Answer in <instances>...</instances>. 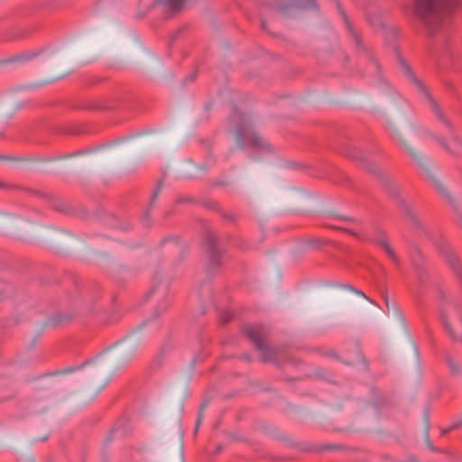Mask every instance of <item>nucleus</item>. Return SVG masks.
I'll list each match as a JSON object with an SVG mask.
<instances>
[{"label": "nucleus", "mask_w": 462, "mask_h": 462, "mask_svg": "<svg viewBox=\"0 0 462 462\" xmlns=\"http://www.w3.org/2000/svg\"><path fill=\"white\" fill-rule=\"evenodd\" d=\"M348 42H351L352 55L356 61L353 73L365 78L368 84L381 88L386 85L382 65L374 50L366 42L360 29L348 22Z\"/></svg>", "instance_id": "nucleus-1"}, {"label": "nucleus", "mask_w": 462, "mask_h": 462, "mask_svg": "<svg viewBox=\"0 0 462 462\" xmlns=\"http://www.w3.org/2000/svg\"><path fill=\"white\" fill-rule=\"evenodd\" d=\"M462 0H413L412 14L422 25L427 36L432 37L448 24L454 10Z\"/></svg>", "instance_id": "nucleus-2"}, {"label": "nucleus", "mask_w": 462, "mask_h": 462, "mask_svg": "<svg viewBox=\"0 0 462 462\" xmlns=\"http://www.w3.org/2000/svg\"><path fill=\"white\" fill-rule=\"evenodd\" d=\"M348 160H353L365 171L381 178L382 184L389 196L394 199L397 207L404 214L405 218L412 226L420 231H424V225L415 213L412 202L402 196L400 186L391 178L383 174L377 165L365 158L364 153L348 144Z\"/></svg>", "instance_id": "nucleus-3"}, {"label": "nucleus", "mask_w": 462, "mask_h": 462, "mask_svg": "<svg viewBox=\"0 0 462 462\" xmlns=\"http://www.w3.org/2000/svg\"><path fill=\"white\" fill-rule=\"evenodd\" d=\"M231 123L236 125V140L240 148L251 147L258 151L271 152V144L253 127L251 120L243 113L235 109Z\"/></svg>", "instance_id": "nucleus-4"}, {"label": "nucleus", "mask_w": 462, "mask_h": 462, "mask_svg": "<svg viewBox=\"0 0 462 462\" xmlns=\"http://www.w3.org/2000/svg\"><path fill=\"white\" fill-rule=\"evenodd\" d=\"M399 64L401 70L402 74L407 78V79L413 84L417 89L421 92L425 97L427 98L430 107L431 111L434 113L436 117L442 122L447 128L449 129L450 133L453 134V127L448 119L446 118L443 111L441 110L440 106H439L438 102L434 99V97L430 95L429 92L427 87L423 84L421 80H420L417 76L414 74L411 67L409 65V63L404 60L403 59H399Z\"/></svg>", "instance_id": "nucleus-5"}, {"label": "nucleus", "mask_w": 462, "mask_h": 462, "mask_svg": "<svg viewBox=\"0 0 462 462\" xmlns=\"http://www.w3.org/2000/svg\"><path fill=\"white\" fill-rule=\"evenodd\" d=\"M348 235L354 236L359 240H369L367 235H365L363 231H357L350 226H348ZM370 241L378 245L395 265H400V259L392 247L388 235L384 230L382 228H375L374 231V236L372 238H370Z\"/></svg>", "instance_id": "nucleus-6"}, {"label": "nucleus", "mask_w": 462, "mask_h": 462, "mask_svg": "<svg viewBox=\"0 0 462 462\" xmlns=\"http://www.w3.org/2000/svg\"><path fill=\"white\" fill-rule=\"evenodd\" d=\"M245 334L254 344L256 349L261 352L263 362H275L277 360V349L269 347L265 344L266 335L261 326L246 327Z\"/></svg>", "instance_id": "nucleus-7"}, {"label": "nucleus", "mask_w": 462, "mask_h": 462, "mask_svg": "<svg viewBox=\"0 0 462 462\" xmlns=\"http://www.w3.org/2000/svg\"><path fill=\"white\" fill-rule=\"evenodd\" d=\"M434 244L439 254H442L448 264L452 269L457 278L460 282H462V265L460 264L459 259L456 254L450 249L448 242L443 237L439 236L434 241Z\"/></svg>", "instance_id": "nucleus-8"}, {"label": "nucleus", "mask_w": 462, "mask_h": 462, "mask_svg": "<svg viewBox=\"0 0 462 462\" xmlns=\"http://www.w3.org/2000/svg\"><path fill=\"white\" fill-rule=\"evenodd\" d=\"M316 7L315 0H279L273 6L275 11L283 16H291L299 10Z\"/></svg>", "instance_id": "nucleus-9"}, {"label": "nucleus", "mask_w": 462, "mask_h": 462, "mask_svg": "<svg viewBox=\"0 0 462 462\" xmlns=\"http://www.w3.org/2000/svg\"><path fill=\"white\" fill-rule=\"evenodd\" d=\"M348 365L357 370L367 372L369 370V361L365 357L358 340L353 341V349L348 358Z\"/></svg>", "instance_id": "nucleus-10"}, {"label": "nucleus", "mask_w": 462, "mask_h": 462, "mask_svg": "<svg viewBox=\"0 0 462 462\" xmlns=\"http://www.w3.org/2000/svg\"><path fill=\"white\" fill-rule=\"evenodd\" d=\"M191 0H154L151 6H160L167 16H173L185 9Z\"/></svg>", "instance_id": "nucleus-11"}, {"label": "nucleus", "mask_w": 462, "mask_h": 462, "mask_svg": "<svg viewBox=\"0 0 462 462\" xmlns=\"http://www.w3.org/2000/svg\"><path fill=\"white\" fill-rule=\"evenodd\" d=\"M206 243L208 254V268L211 270L218 268L221 265V254L217 247V236L208 232L206 236Z\"/></svg>", "instance_id": "nucleus-12"}, {"label": "nucleus", "mask_w": 462, "mask_h": 462, "mask_svg": "<svg viewBox=\"0 0 462 462\" xmlns=\"http://www.w3.org/2000/svg\"><path fill=\"white\" fill-rule=\"evenodd\" d=\"M429 135L434 139L446 152H449L452 155L462 156V138L457 135L452 136V142L454 143V148H452L448 143L441 136H438L432 133H430Z\"/></svg>", "instance_id": "nucleus-13"}, {"label": "nucleus", "mask_w": 462, "mask_h": 462, "mask_svg": "<svg viewBox=\"0 0 462 462\" xmlns=\"http://www.w3.org/2000/svg\"><path fill=\"white\" fill-rule=\"evenodd\" d=\"M398 142L406 148L409 154L411 156V158L419 164L420 167L426 169L428 166V159L424 157L422 154L413 151L411 148L408 146L406 142L403 140L402 137L398 135Z\"/></svg>", "instance_id": "nucleus-14"}, {"label": "nucleus", "mask_w": 462, "mask_h": 462, "mask_svg": "<svg viewBox=\"0 0 462 462\" xmlns=\"http://www.w3.org/2000/svg\"><path fill=\"white\" fill-rule=\"evenodd\" d=\"M445 362L452 375H462V363L456 360L451 355H445Z\"/></svg>", "instance_id": "nucleus-15"}, {"label": "nucleus", "mask_w": 462, "mask_h": 462, "mask_svg": "<svg viewBox=\"0 0 462 462\" xmlns=\"http://www.w3.org/2000/svg\"><path fill=\"white\" fill-rule=\"evenodd\" d=\"M365 18L367 23L374 29L383 27L382 16L377 12L365 11Z\"/></svg>", "instance_id": "nucleus-16"}, {"label": "nucleus", "mask_w": 462, "mask_h": 462, "mask_svg": "<svg viewBox=\"0 0 462 462\" xmlns=\"http://www.w3.org/2000/svg\"><path fill=\"white\" fill-rule=\"evenodd\" d=\"M433 182H434V185L436 187V189L445 196V198L448 199V200L449 202H452V198L451 196L449 195V193L448 192L447 189L440 183L439 180H437L435 179H433Z\"/></svg>", "instance_id": "nucleus-17"}, {"label": "nucleus", "mask_w": 462, "mask_h": 462, "mask_svg": "<svg viewBox=\"0 0 462 462\" xmlns=\"http://www.w3.org/2000/svg\"><path fill=\"white\" fill-rule=\"evenodd\" d=\"M156 291L162 293V294H165L167 291H168V284L167 283H163L162 284L161 286H153L152 288V290L150 291V293H155Z\"/></svg>", "instance_id": "nucleus-18"}, {"label": "nucleus", "mask_w": 462, "mask_h": 462, "mask_svg": "<svg viewBox=\"0 0 462 462\" xmlns=\"http://www.w3.org/2000/svg\"><path fill=\"white\" fill-rule=\"evenodd\" d=\"M348 291H351L355 292L357 295H361L365 300L370 301L374 304H376L374 301H373L370 298H368L365 294H364L362 291H357L355 287L348 284L347 286Z\"/></svg>", "instance_id": "nucleus-19"}, {"label": "nucleus", "mask_w": 462, "mask_h": 462, "mask_svg": "<svg viewBox=\"0 0 462 462\" xmlns=\"http://www.w3.org/2000/svg\"><path fill=\"white\" fill-rule=\"evenodd\" d=\"M162 181H160L158 184H157V187L153 192V194L152 195V198H151V205L153 204L157 199V196L159 194V192L161 191L162 189Z\"/></svg>", "instance_id": "nucleus-20"}, {"label": "nucleus", "mask_w": 462, "mask_h": 462, "mask_svg": "<svg viewBox=\"0 0 462 462\" xmlns=\"http://www.w3.org/2000/svg\"><path fill=\"white\" fill-rule=\"evenodd\" d=\"M308 243L310 244V245H311L313 247H319L323 244V241H321L319 238H310L308 240Z\"/></svg>", "instance_id": "nucleus-21"}, {"label": "nucleus", "mask_w": 462, "mask_h": 462, "mask_svg": "<svg viewBox=\"0 0 462 462\" xmlns=\"http://www.w3.org/2000/svg\"><path fill=\"white\" fill-rule=\"evenodd\" d=\"M232 318V315L228 311H225L221 315V321L223 323L228 322Z\"/></svg>", "instance_id": "nucleus-22"}, {"label": "nucleus", "mask_w": 462, "mask_h": 462, "mask_svg": "<svg viewBox=\"0 0 462 462\" xmlns=\"http://www.w3.org/2000/svg\"><path fill=\"white\" fill-rule=\"evenodd\" d=\"M223 217L229 220V221H235L236 216L233 213H224Z\"/></svg>", "instance_id": "nucleus-23"}, {"label": "nucleus", "mask_w": 462, "mask_h": 462, "mask_svg": "<svg viewBox=\"0 0 462 462\" xmlns=\"http://www.w3.org/2000/svg\"><path fill=\"white\" fill-rule=\"evenodd\" d=\"M461 427H462V420H458V421H456V422H454V423H452L450 425V428H451L452 430H457V429H459Z\"/></svg>", "instance_id": "nucleus-24"}, {"label": "nucleus", "mask_w": 462, "mask_h": 462, "mask_svg": "<svg viewBox=\"0 0 462 462\" xmlns=\"http://www.w3.org/2000/svg\"><path fill=\"white\" fill-rule=\"evenodd\" d=\"M427 445L428 448L432 451H437V448L434 447V445L430 441V439H427Z\"/></svg>", "instance_id": "nucleus-25"}, {"label": "nucleus", "mask_w": 462, "mask_h": 462, "mask_svg": "<svg viewBox=\"0 0 462 462\" xmlns=\"http://www.w3.org/2000/svg\"><path fill=\"white\" fill-rule=\"evenodd\" d=\"M201 420H202V414H201V411H200L199 414L198 420H197L196 430H198V428L199 427V425L201 423Z\"/></svg>", "instance_id": "nucleus-26"}, {"label": "nucleus", "mask_w": 462, "mask_h": 462, "mask_svg": "<svg viewBox=\"0 0 462 462\" xmlns=\"http://www.w3.org/2000/svg\"><path fill=\"white\" fill-rule=\"evenodd\" d=\"M451 428L450 426L448 428H445V429H442L441 430V435H447L448 433H449L451 431Z\"/></svg>", "instance_id": "nucleus-27"}, {"label": "nucleus", "mask_w": 462, "mask_h": 462, "mask_svg": "<svg viewBox=\"0 0 462 462\" xmlns=\"http://www.w3.org/2000/svg\"><path fill=\"white\" fill-rule=\"evenodd\" d=\"M339 446H337V445H327L324 447V449H334V448H338Z\"/></svg>", "instance_id": "nucleus-28"}, {"label": "nucleus", "mask_w": 462, "mask_h": 462, "mask_svg": "<svg viewBox=\"0 0 462 462\" xmlns=\"http://www.w3.org/2000/svg\"><path fill=\"white\" fill-rule=\"evenodd\" d=\"M423 274H424V271L423 270H420L418 271V277L419 279L423 282Z\"/></svg>", "instance_id": "nucleus-29"}, {"label": "nucleus", "mask_w": 462, "mask_h": 462, "mask_svg": "<svg viewBox=\"0 0 462 462\" xmlns=\"http://www.w3.org/2000/svg\"><path fill=\"white\" fill-rule=\"evenodd\" d=\"M446 87L450 90H454V85L451 82H446Z\"/></svg>", "instance_id": "nucleus-30"}, {"label": "nucleus", "mask_w": 462, "mask_h": 462, "mask_svg": "<svg viewBox=\"0 0 462 462\" xmlns=\"http://www.w3.org/2000/svg\"><path fill=\"white\" fill-rule=\"evenodd\" d=\"M347 221H348V223H356V224H359L360 223L359 220L355 219V218H350V217L347 218Z\"/></svg>", "instance_id": "nucleus-31"}, {"label": "nucleus", "mask_w": 462, "mask_h": 462, "mask_svg": "<svg viewBox=\"0 0 462 462\" xmlns=\"http://www.w3.org/2000/svg\"><path fill=\"white\" fill-rule=\"evenodd\" d=\"M169 306V302H164L163 305L161 307L162 311H164Z\"/></svg>", "instance_id": "nucleus-32"}, {"label": "nucleus", "mask_w": 462, "mask_h": 462, "mask_svg": "<svg viewBox=\"0 0 462 462\" xmlns=\"http://www.w3.org/2000/svg\"><path fill=\"white\" fill-rule=\"evenodd\" d=\"M358 5H362L364 8L367 6L365 2H361V0H355Z\"/></svg>", "instance_id": "nucleus-33"}, {"label": "nucleus", "mask_w": 462, "mask_h": 462, "mask_svg": "<svg viewBox=\"0 0 462 462\" xmlns=\"http://www.w3.org/2000/svg\"><path fill=\"white\" fill-rule=\"evenodd\" d=\"M174 247L176 250H180V245H179V243H174Z\"/></svg>", "instance_id": "nucleus-34"}, {"label": "nucleus", "mask_w": 462, "mask_h": 462, "mask_svg": "<svg viewBox=\"0 0 462 462\" xmlns=\"http://www.w3.org/2000/svg\"><path fill=\"white\" fill-rule=\"evenodd\" d=\"M262 28L263 30H266V23L264 21H262Z\"/></svg>", "instance_id": "nucleus-35"}, {"label": "nucleus", "mask_w": 462, "mask_h": 462, "mask_svg": "<svg viewBox=\"0 0 462 462\" xmlns=\"http://www.w3.org/2000/svg\"><path fill=\"white\" fill-rule=\"evenodd\" d=\"M145 14H146V11H145V12H143V13H142V14H138V17H143V16L145 15Z\"/></svg>", "instance_id": "nucleus-36"}, {"label": "nucleus", "mask_w": 462, "mask_h": 462, "mask_svg": "<svg viewBox=\"0 0 462 462\" xmlns=\"http://www.w3.org/2000/svg\"><path fill=\"white\" fill-rule=\"evenodd\" d=\"M439 297H444V292L442 291H439Z\"/></svg>", "instance_id": "nucleus-37"}, {"label": "nucleus", "mask_w": 462, "mask_h": 462, "mask_svg": "<svg viewBox=\"0 0 462 462\" xmlns=\"http://www.w3.org/2000/svg\"><path fill=\"white\" fill-rule=\"evenodd\" d=\"M429 428H430V426L428 425V426H427V429H426L427 438L429 437Z\"/></svg>", "instance_id": "nucleus-38"}, {"label": "nucleus", "mask_w": 462, "mask_h": 462, "mask_svg": "<svg viewBox=\"0 0 462 462\" xmlns=\"http://www.w3.org/2000/svg\"><path fill=\"white\" fill-rule=\"evenodd\" d=\"M72 371H74V369H73V368H69V369H67V370H66V372H72Z\"/></svg>", "instance_id": "nucleus-39"}, {"label": "nucleus", "mask_w": 462, "mask_h": 462, "mask_svg": "<svg viewBox=\"0 0 462 462\" xmlns=\"http://www.w3.org/2000/svg\"><path fill=\"white\" fill-rule=\"evenodd\" d=\"M245 358L247 360V361H250V356H245Z\"/></svg>", "instance_id": "nucleus-40"}, {"label": "nucleus", "mask_w": 462, "mask_h": 462, "mask_svg": "<svg viewBox=\"0 0 462 462\" xmlns=\"http://www.w3.org/2000/svg\"><path fill=\"white\" fill-rule=\"evenodd\" d=\"M459 220H460V226L462 227V216H460Z\"/></svg>", "instance_id": "nucleus-41"}, {"label": "nucleus", "mask_w": 462, "mask_h": 462, "mask_svg": "<svg viewBox=\"0 0 462 462\" xmlns=\"http://www.w3.org/2000/svg\"><path fill=\"white\" fill-rule=\"evenodd\" d=\"M5 185L0 181V188H4Z\"/></svg>", "instance_id": "nucleus-42"}, {"label": "nucleus", "mask_w": 462, "mask_h": 462, "mask_svg": "<svg viewBox=\"0 0 462 462\" xmlns=\"http://www.w3.org/2000/svg\"><path fill=\"white\" fill-rule=\"evenodd\" d=\"M177 202H178V203L182 202L181 199H178Z\"/></svg>", "instance_id": "nucleus-43"}]
</instances>
